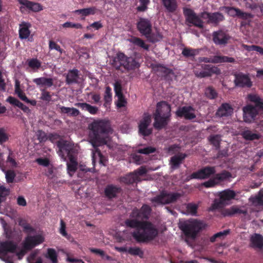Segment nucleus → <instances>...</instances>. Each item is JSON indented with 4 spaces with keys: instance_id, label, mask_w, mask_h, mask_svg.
Listing matches in <instances>:
<instances>
[{
    "instance_id": "nucleus-2",
    "label": "nucleus",
    "mask_w": 263,
    "mask_h": 263,
    "mask_svg": "<svg viewBox=\"0 0 263 263\" xmlns=\"http://www.w3.org/2000/svg\"><path fill=\"white\" fill-rule=\"evenodd\" d=\"M89 140L93 148L107 144L109 141L108 135L112 133L108 120H95L88 126Z\"/></svg>"
},
{
    "instance_id": "nucleus-53",
    "label": "nucleus",
    "mask_w": 263,
    "mask_h": 263,
    "mask_svg": "<svg viewBox=\"0 0 263 263\" xmlns=\"http://www.w3.org/2000/svg\"><path fill=\"white\" fill-rule=\"evenodd\" d=\"M210 142L216 147L218 148L221 141V137L219 135H213L209 138Z\"/></svg>"
},
{
    "instance_id": "nucleus-32",
    "label": "nucleus",
    "mask_w": 263,
    "mask_h": 263,
    "mask_svg": "<svg viewBox=\"0 0 263 263\" xmlns=\"http://www.w3.org/2000/svg\"><path fill=\"white\" fill-rule=\"evenodd\" d=\"M148 40L152 43H155L161 41L163 38L161 33L157 29H155V32L148 33L145 36Z\"/></svg>"
},
{
    "instance_id": "nucleus-11",
    "label": "nucleus",
    "mask_w": 263,
    "mask_h": 263,
    "mask_svg": "<svg viewBox=\"0 0 263 263\" xmlns=\"http://www.w3.org/2000/svg\"><path fill=\"white\" fill-rule=\"evenodd\" d=\"M18 1L21 5L20 9L22 12H24L27 10L33 12H38L43 10L42 6L39 3L28 0H18Z\"/></svg>"
},
{
    "instance_id": "nucleus-17",
    "label": "nucleus",
    "mask_w": 263,
    "mask_h": 263,
    "mask_svg": "<svg viewBox=\"0 0 263 263\" xmlns=\"http://www.w3.org/2000/svg\"><path fill=\"white\" fill-rule=\"evenodd\" d=\"M249 246L256 250H260L263 248V236L259 234L251 235L249 238Z\"/></svg>"
},
{
    "instance_id": "nucleus-45",
    "label": "nucleus",
    "mask_w": 263,
    "mask_h": 263,
    "mask_svg": "<svg viewBox=\"0 0 263 263\" xmlns=\"http://www.w3.org/2000/svg\"><path fill=\"white\" fill-rule=\"evenodd\" d=\"M60 108L62 113L66 114L69 116H76L80 114L79 110L73 107L61 106Z\"/></svg>"
},
{
    "instance_id": "nucleus-24",
    "label": "nucleus",
    "mask_w": 263,
    "mask_h": 263,
    "mask_svg": "<svg viewBox=\"0 0 263 263\" xmlns=\"http://www.w3.org/2000/svg\"><path fill=\"white\" fill-rule=\"evenodd\" d=\"M216 172L215 167H205L200 170L198 172L192 174L194 178L197 179H205L210 177L212 175Z\"/></svg>"
},
{
    "instance_id": "nucleus-61",
    "label": "nucleus",
    "mask_w": 263,
    "mask_h": 263,
    "mask_svg": "<svg viewBox=\"0 0 263 263\" xmlns=\"http://www.w3.org/2000/svg\"><path fill=\"white\" fill-rule=\"evenodd\" d=\"M205 95L210 99H214L217 96V93L212 87H209L205 91Z\"/></svg>"
},
{
    "instance_id": "nucleus-28",
    "label": "nucleus",
    "mask_w": 263,
    "mask_h": 263,
    "mask_svg": "<svg viewBox=\"0 0 263 263\" xmlns=\"http://www.w3.org/2000/svg\"><path fill=\"white\" fill-rule=\"evenodd\" d=\"M92 161L94 165L95 163L97 161H99L100 164L103 165H105L106 161V158L101 154L100 151L98 149L97 147L92 150Z\"/></svg>"
},
{
    "instance_id": "nucleus-1",
    "label": "nucleus",
    "mask_w": 263,
    "mask_h": 263,
    "mask_svg": "<svg viewBox=\"0 0 263 263\" xmlns=\"http://www.w3.org/2000/svg\"><path fill=\"white\" fill-rule=\"evenodd\" d=\"M151 211L150 207L147 205H143L140 210L135 208L130 215L131 218L125 221L126 227L137 228L132 235L138 242L151 240L158 235V230L153 224L141 221L147 218Z\"/></svg>"
},
{
    "instance_id": "nucleus-5",
    "label": "nucleus",
    "mask_w": 263,
    "mask_h": 263,
    "mask_svg": "<svg viewBox=\"0 0 263 263\" xmlns=\"http://www.w3.org/2000/svg\"><path fill=\"white\" fill-rule=\"evenodd\" d=\"M204 227L203 222L196 219H191L181 222L180 228L188 237L194 238L197 234Z\"/></svg>"
},
{
    "instance_id": "nucleus-64",
    "label": "nucleus",
    "mask_w": 263,
    "mask_h": 263,
    "mask_svg": "<svg viewBox=\"0 0 263 263\" xmlns=\"http://www.w3.org/2000/svg\"><path fill=\"white\" fill-rule=\"evenodd\" d=\"M155 151V149L152 147H146L143 148L139 149L138 153L143 154H148Z\"/></svg>"
},
{
    "instance_id": "nucleus-36",
    "label": "nucleus",
    "mask_w": 263,
    "mask_h": 263,
    "mask_svg": "<svg viewBox=\"0 0 263 263\" xmlns=\"http://www.w3.org/2000/svg\"><path fill=\"white\" fill-rule=\"evenodd\" d=\"M96 8L95 7L84 8L82 9L76 10L74 13L80 14L83 16H86L89 15H93L96 12Z\"/></svg>"
},
{
    "instance_id": "nucleus-34",
    "label": "nucleus",
    "mask_w": 263,
    "mask_h": 263,
    "mask_svg": "<svg viewBox=\"0 0 263 263\" xmlns=\"http://www.w3.org/2000/svg\"><path fill=\"white\" fill-rule=\"evenodd\" d=\"M235 61V60L233 58L221 55H215L212 58L211 61L212 63H234Z\"/></svg>"
},
{
    "instance_id": "nucleus-18",
    "label": "nucleus",
    "mask_w": 263,
    "mask_h": 263,
    "mask_svg": "<svg viewBox=\"0 0 263 263\" xmlns=\"http://www.w3.org/2000/svg\"><path fill=\"white\" fill-rule=\"evenodd\" d=\"M114 86L116 96L118 98V100L116 102L117 106L119 108L124 107L126 105L127 102L122 94V86L120 82L119 81H116Z\"/></svg>"
},
{
    "instance_id": "nucleus-7",
    "label": "nucleus",
    "mask_w": 263,
    "mask_h": 263,
    "mask_svg": "<svg viewBox=\"0 0 263 263\" xmlns=\"http://www.w3.org/2000/svg\"><path fill=\"white\" fill-rule=\"evenodd\" d=\"M219 200H215L210 208L209 210L213 211L216 209L221 208L222 206L230 203V200L233 199L236 196L235 192L231 190H225L218 193Z\"/></svg>"
},
{
    "instance_id": "nucleus-13",
    "label": "nucleus",
    "mask_w": 263,
    "mask_h": 263,
    "mask_svg": "<svg viewBox=\"0 0 263 263\" xmlns=\"http://www.w3.org/2000/svg\"><path fill=\"white\" fill-rule=\"evenodd\" d=\"M212 36L214 43L220 46H225L231 39L227 33L222 30L214 32Z\"/></svg>"
},
{
    "instance_id": "nucleus-51",
    "label": "nucleus",
    "mask_w": 263,
    "mask_h": 263,
    "mask_svg": "<svg viewBox=\"0 0 263 263\" xmlns=\"http://www.w3.org/2000/svg\"><path fill=\"white\" fill-rule=\"evenodd\" d=\"M132 42L135 45L139 46L146 50H148L149 49V45L146 44L144 41L139 38L134 37L132 39Z\"/></svg>"
},
{
    "instance_id": "nucleus-50",
    "label": "nucleus",
    "mask_w": 263,
    "mask_h": 263,
    "mask_svg": "<svg viewBox=\"0 0 263 263\" xmlns=\"http://www.w3.org/2000/svg\"><path fill=\"white\" fill-rule=\"evenodd\" d=\"M198 205L194 203H189L186 205V212L187 215H196Z\"/></svg>"
},
{
    "instance_id": "nucleus-39",
    "label": "nucleus",
    "mask_w": 263,
    "mask_h": 263,
    "mask_svg": "<svg viewBox=\"0 0 263 263\" xmlns=\"http://www.w3.org/2000/svg\"><path fill=\"white\" fill-rule=\"evenodd\" d=\"M241 135L246 140L258 139L260 137V135L254 133L249 130H244L241 133Z\"/></svg>"
},
{
    "instance_id": "nucleus-59",
    "label": "nucleus",
    "mask_w": 263,
    "mask_h": 263,
    "mask_svg": "<svg viewBox=\"0 0 263 263\" xmlns=\"http://www.w3.org/2000/svg\"><path fill=\"white\" fill-rule=\"evenodd\" d=\"M229 233V231H223L222 232H218L215 235H214L212 237L210 238V241L211 242H214L216 240V239L218 238L220 239H222L225 237Z\"/></svg>"
},
{
    "instance_id": "nucleus-57",
    "label": "nucleus",
    "mask_w": 263,
    "mask_h": 263,
    "mask_svg": "<svg viewBox=\"0 0 263 263\" xmlns=\"http://www.w3.org/2000/svg\"><path fill=\"white\" fill-rule=\"evenodd\" d=\"M49 49L50 50H55L59 52L60 54H62L63 52V50L60 46L57 43L51 40L49 42Z\"/></svg>"
},
{
    "instance_id": "nucleus-9",
    "label": "nucleus",
    "mask_w": 263,
    "mask_h": 263,
    "mask_svg": "<svg viewBox=\"0 0 263 263\" xmlns=\"http://www.w3.org/2000/svg\"><path fill=\"white\" fill-rule=\"evenodd\" d=\"M183 13L188 23L200 28L203 27L202 21L192 9L185 8L183 9Z\"/></svg>"
},
{
    "instance_id": "nucleus-16",
    "label": "nucleus",
    "mask_w": 263,
    "mask_h": 263,
    "mask_svg": "<svg viewBox=\"0 0 263 263\" xmlns=\"http://www.w3.org/2000/svg\"><path fill=\"white\" fill-rule=\"evenodd\" d=\"M178 117H184L186 119L192 120L196 118L195 110L191 106H183L179 108L176 112Z\"/></svg>"
},
{
    "instance_id": "nucleus-44",
    "label": "nucleus",
    "mask_w": 263,
    "mask_h": 263,
    "mask_svg": "<svg viewBox=\"0 0 263 263\" xmlns=\"http://www.w3.org/2000/svg\"><path fill=\"white\" fill-rule=\"evenodd\" d=\"M250 200L253 205L263 206V191L259 192L257 196L251 197Z\"/></svg>"
},
{
    "instance_id": "nucleus-49",
    "label": "nucleus",
    "mask_w": 263,
    "mask_h": 263,
    "mask_svg": "<svg viewBox=\"0 0 263 263\" xmlns=\"http://www.w3.org/2000/svg\"><path fill=\"white\" fill-rule=\"evenodd\" d=\"M45 257L51 260L52 263H57V254L55 250L52 248L47 249V252L45 255Z\"/></svg>"
},
{
    "instance_id": "nucleus-33",
    "label": "nucleus",
    "mask_w": 263,
    "mask_h": 263,
    "mask_svg": "<svg viewBox=\"0 0 263 263\" xmlns=\"http://www.w3.org/2000/svg\"><path fill=\"white\" fill-rule=\"evenodd\" d=\"M68 158L69 161L67 163V171L69 175L72 176L77 170L78 163L76 158L73 156H69Z\"/></svg>"
},
{
    "instance_id": "nucleus-8",
    "label": "nucleus",
    "mask_w": 263,
    "mask_h": 263,
    "mask_svg": "<svg viewBox=\"0 0 263 263\" xmlns=\"http://www.w3.org/2000/svg\"><path fill=\"white\" fill-rule=\"evenodd\" d=\"M182 195L181 193H179L163 192L158 196L152 198L151 201L154 206H157L159 204L174 202L179 199Z\"/></svg>"
},
{
    "instance_id": "nucleus-23",
    "label": "nucleus",
    "mask_w": 263,
    "mask_h": 263,
    "mask_svg": "<svg viewBox=\"0 0 263 263\" xmlns=\"http://www.w3.org/2000/svg\"><path fill=\"white\" fill-rule=\"evenodd\" d=\"M57 145L59 148V155L61 156L62 157H64L65 155L68 156V157H69V156H71L70 155V151L72 149V146L69 142L64 140H61L58 142Z\"/></svg>"
},
{
    "instance_id": "nucleus-62",
    "label": "nucleus",
    "mask_w": 263,
    "mask_h": 263,
    "mask_svg": "<svg viewBox=\"0 0 263 263\" xmlns=\"http://www.w3.org/2000/svg\"><path fill=\"white\" fill-rule=\"evenodd\" d=\"M131 158L132 161L138 165L141 164L145 162L141 156L136 154H133L131 156Z\"/></svg>"
},
{
    "instance_id": "nucleus-3",
    "label": "nucleus",
    "mask_w": 263,
    "mask_h": 263,
    "mask_svg": "<svg viewBox=\"0 0 263 263\" xmlns=\"http://www.w3.org/2000/svg\"><path fill=\"white\" fill-rule=\"evenodd\" d=\"M170 112V105L166 102L162 101L157 104L154 124L156 128H161L167 124L168 118L171 116Z\"/></svg>"
},
{
    "instance_id": "nucleus-19",
    "label": "nucleus",
    "mask_w": 263,
    "mask_h": 263,
    "mask_svg": "<svg viewBox=\"0 0 263 263\" xmlns=\"http://www.w3.org/2000/svg\"><path fill=\"white\" fill-rule=\"evenodd\" d=\"M224 9L228 14L231 16H238L243 19H247L252 18L253 17V15L252 14L242 12L238 8L227 7L224 8Z\"/></svg>"
},
{
    "instance_id": "nucleus-29",
    "label": "nucleus",
    "mask_w": 263,
    "mask_h": 263,
    "mask_svg": "<svg viewBox=\"0 0 263 263\" xmlns=\"http://www.w3.org/2000/svg\"><path fill=\"white\" fill-rule=\"evenodd\" d=\"M79 79V71L77 69H72L67 73L66 81L68 84H70L78 83Z\"/></svg>"
},
{
    "instance_id": "nucleus-46",
    "label": "nucleus",
    "mask_w": 263,
    "mask_h": 263,
    "mask_svg": "<svg viewBox=\"0 0 263 263\" xmlns=\"http://www.w3.org/2000/svg\"><path fill=\"white\" fill-rule=\"evenodd\" d=\"M248 99L252 102L255 103V106L257 107H259L260 109L263 110V100H261L256 95H249L248 96Z\"/></svg>"
},
{
    "instance_id": "nucleus-48",
    "label": "nucleus",
    "mask_w": 263,
    "mask_h": 263,
    "mask_svg": "<svg viewBox=\"0 0 263 263\" xmlns=\"http://www.w3.org/2000/svg\"><path fill=\"white\" fill-rule=\"evenodd\" d=\"M38 251H35L30 254L27 260L29 263H42V258L37 256Z\"/></svg>"
},
{
    "instance_id": "nucleus-56",
    "label": "nucleus",
    "mask_w": 263,
    "mask_h": 263,
    "mask_svg": "<svg viewBox=\"0 0 263 263\" xmlns=\"http://www.w3.org/2000/svg\"><path fill=\"white\" fill-rule=\"evenodd\" d=\"M198 51L195 49L190 48H184L182 51V54L186 57H191L197 54Z\"/></svg>"
},
{
    "instance_id": "nucleus-60",
    "label": "nucleus",
    "mask_w": 263,
    "mask_h": 263,
    "mask_svg": "<svg viewBox=\"0 0 263 263\" xmlns=\"http://www.w3.org/2000/svg\"><path fill=\"white\" fill-rule=\"evenodd\" d=\"M6 101L9 102L10 104H11L14 106H17L18 107H21L22 106V102H21L17 99H16L13 97H11V96H9L7 99Z\"/></svg>"
},
{
    "instance_id": "nucleus-25",
    "label": "nucleus",
    "mask_w": 263,
    "mask_h": 263,
    "mask_svg": "<svg viewBox=\"0 0 263 263\" xmlns=\"http://www.w3.org/2000/svg\"><path fill=\"white\" fill-rule=\"evenodd\" d=\"M226 212L227 215H232L236 214H243L245 216V218L250 219V216L248 214V211L245 207H240L236 205L232 206L227 209Z\"/></svg>"
},
{
    "instance_id": "nucleus-10",
    "label": "nucleus",
    "mask_w": 263,
    "mask_h": 263,
    "mask_svg": "<svg viewBox=\"0 0 263 263\" xmlns=\"http://www.w3.org/2000/svg\"><path fill=\"white\" fill-rule=\"evenodd\" d=\"M202 68L201 70L197 69L194 70V73L197 77L202 78L210 77L213 73L218 74L220 73L219 69L215 66L204 65L202 66Z\"/></svg>"
},
{
    "instance_id": "nucleus-63",
    "label": "nucleus",
    "mask_w": 263,
    "mask_h": 263,
    "mask_svg": "<svg viewBox=\"0 0 263 263\" xmlns=\"http://www.w3.org/2000/svg\"><path fill=\"white\" fill-rule=\"evenodd\" d=\"M9 193V190L3 186H0V203L4 200V198Z\"/></svg>"
},
{
    "instance_id": "nucleus-4",
    "label": "nucleus",
    "mask_w": 263,
    "mask_h": 263,
    "mask_svg": "<svg viewBox=\"0 0 263 263\" xmlns=\"http://www.w3.org/2000/svg\"><path fill=\"white\" fill-rule=\"evenodd\" d=\"M114 67L117 69L122 68L130 70L139 67V64L132 57H127L122 52H118L112 61Z\"/></svg>"
},
{
    "instance_id": "nucleus-47",
    "label": "nucleus",
    "mask_w": 263,
    "mask_h": 263,
    "mask_svg": "<svg viewBox=\"0 0 263 263\" xmlns=\"http://www.w3.org/2000/svg\"><path fill=\"white\" fill-rule=\"evenodd\" d=\"M119 188L116 186L109 185L105 190V195L110 198L114 197L116 194L119 192Z\"/></svg>"
},
{
    "instance_id": "nucleus-22",
    "label": "nucleus",
    "mask_w": 263,
    "mask_h": 263,
    "mask_svg": "<svg viewBox=\"0 0 263 263\" xmlns=\"http://www.w3.org/2000/svg\"><path fill=\"white\" fill-rule=\"evenodd\" d=\"M201 17L206 20L208 23L213 24H217L224 20L223 15L219 12L213 13L203 12L201 14Z\"/></svg>"
},
{
    "instance_id": "nucleus-35",
    "label": "nucleus",
    "mask_w": 263,
    "mask_h": 263,
    "mask_svg": "<svg viewBox=\"0 0 263 263\" xmlns=\"http://www.w3.org/2000/svg\"><path fill=\"white\" fill-rule=\"evenodd\" d=\"M76 105L80 107L82 110H86L91 115H96L98 111V107L91 106V105L86 103H79Z\"/></svg>"
},
{
    "instance_id": "nucleus-14",
    "label": "nucleus",
    "mask_w": 263,
    "mask_h": 263,
    "mask_svg": "<svg viewBox=\"0 0 263 263\" xmlns=\"http://www.w3.org/2000/svg\"><path fill=\"white\" fill-rule=\"evenodd\" d=\"M44 240V237L41 235H36L33 236H27L24 242L23 247L27 249H31L36 246L42 243Z\"/></svg>"
},
{
    "instance_id": "nucleus-41",
    "label": "nucleus",
    "mask_w": 263,
    "mask_h": 263,
    "mask_svg": "<svg viewBox=\"0 0 263 263\" xmlns=\"http://www.w3.org/2000/svg\"><path fill=\"white\" fill-rule=\"evenodd\" d=\"M120 181L126 184H131L134 182L139 181L138 180V176L134 173L129 174L125 177L120 178Z\"/></svg>"
},
{
    "instance_id": "nucleus-37",
    "label": "nucleus",
    "mask_w": 263,
    "mask_h": 263,
    "mask_svg": "<svg viewBox=\"0 0 263 263\" xmlns=\"http://www.w3.org/2000/svg\"><path fill=\"white\" fill-rule=\"evenodd\" d=\"M162 3L169 12H174L176 10L177 5L176 0H161Z\"/></svg>"
},
{
    "instance_id": "nucleus-40",
    "label": "nucleus",
    "mask_w": 263,
    "mask_h": 263,
    "mask_svg": "<svg viewBox=\"0 0 263 263\" xmlns=\"http://www.w3.org/2000/svg\"><path fill=\"white\" fill-rule=\"evenodd\" d=\"M232 177V175L230 173L227 171H223L220 174H216L214 178L217 183V184L226 181Z\"/></svg>"
},
{
    "instance_id": "nucleus-21",
    "label": "nucleus",
    "mask_w": 263,
    "mask_h": 263,
    "mask_svg": "<svg viewBox=\"0 0 263 263\" xmlns=\"http://www.w3.org/2000/svg\"><path fill=\"white\" fill-rule=\"evenodd\" d=\"M234 82L235 85L239 87H251L252 83L248 76L242 73L239 72L235 74Z\"/></svg>"
},
{
    "instance_id": "nucleus-27",
    "label": "nucleus",
    "mask_w": 263,
    "mask_h": 263,
    "mask_svg": "<svg viewBox=\"0 0 263 263\" xmlns=\"http://www.w3.org/2000/svg\"><path fill=\"white\" fill-rule=\"evenodd\" d=\"M31 25L26 22H23L20 24L19 26V37L21 39H27L29 38L30 34L29 28Z\"/></svg>"
},
{
    "instance_id": "nucleus-30",
    "label": "nucleus",
    "mask_w": 263,
    "mask_h": 263,
    "mask_svg": "<svg viewBox=\"0 0 263 263\" xmlns=\"http://www.w3.org/2000/svg\"><path fill=\"white\" fill-rule=\"evenodd\" d=\"M185 157V154H179L172 157L170 162L171 168L173 170L178 168Z\"/></svg>"
},
{
    "instance_id": "nucleus-6",
    "label": "nucleus",
    "mask_w": 263,
    "mask_h": 263,
    "mask_svg": "<svg viewBox=\"0 0 263 263\" xmlns=\"http://www.w3.org/2000/svg\"><path fill=\"white\" fill-rule=\"evenodd\" d=\"M17 248V244L12 241H0V258L6 263H13L12 257Z\"/></svg>"
},
{
    "instance_id": "nucleus-26",
    "label": "nucleus",
    "mask_w": 263,
    "mask_h": 263,
    "mask_svg": "<svg viewBox=\"0 0 263 263\" xmlns=\"http://www.w3.org/2000/svg\"><path fill=\"white\" fill-rule=\"evenodd\" d=\"M233 112V108L227 103L223 104L218 109L216 115L219 117H229Z\"/></svg>"
},
{
    "instance_id": "nucleus-38",
    "label": "nucleus",
    "mask_w": 263,
    "mask_h": 263,
    "mask_svg": "<svg viewBox=\"0 0 263 263\" xmlns=\"http://www.w3.org/2000/svg\"><path fill=\"white\" fill-rule=\"evenodd\" d=\"M14 92L21 100H27V97L26 96L25 93L21 88L20 82L17 79L15 81Z\"/></svg>"
},
{
    "instance_id": "nucleus-43",
    "label": "nucleus",
    "mask_w": 263,
    "mask_h": 263,
    "mask_svg": "<svg viewBox=\"0 0 263 263\" xmlns=\"http://www.w3.org/2000/svg\"><path fill=\"white\" fill-rule=\"evenodd\" d=\"M28 66L34 71L36 72L41 67V62L37 59H31L27 60Z\"/></svg>"
},
{
    "instance_id": "nucleus-12",
    "label": "nucleus",
    "mask_w": 263,
    "mask_h": 263,
    "mask_svg": "<svg viewBox=\"0 0 263 263\" xmlns=\"http://www.w3.org/2000/svg\"><path fill=\"white\" fill-rule=\"evenodd\" d=\"M259 107L248 105L243 108V117L246 122L251 123L254 121L256 116L258 112Z\"/></svg>"
},
{
    "instance_id": "nucleus-55",
    "label": "nucleus",
    "mask_w": 263,
    "mask_h": 263,
    "mask_svg": "<svg viewBox=\"0 0 263 263\" xmlns=\"http://www.w3.org/2000/svg\"><path fill=\"white\" fill-rule=\"evenodd\" d=\"M149 0H139V5L137 7L138 11L143 12L147 9V6L149 4Z\"/></svg>"
},
{
    "instance_id": "nucleus-58",
    "label": "nucleus",
    "mask_w": 263,
    "mask_h": 263,
    "mask_svg": "<svg viewBox=\"0 0 263 263\" xmlns=\"http://www.w3.org/2000/svg\"><path fill=\"white\" fill-rule=\"evenodd\" d=\"M63 28H71L76 29H81L82 26L80 23H73L70 22H67L62 25Z\"/></svg>"
},
{
    "instance_id": "nucleus-54",
    "label": "nucleus",
    "mask_w": 263,
    "mask_h": 263,
    "mask_svg": "<svg viewBox=\"0 0 263 263\" xmlns=\"http://www.w3.org/2000/svg\"><path fill=\"white\" fill-rule=\"evenodd\" d=\"M128 253L133 255H137L142 257L143 255V251L138 247H130L128 249Z\"/></svg>"
},
{
    "instance_id": "nucleus-20",
    "label": "nucleus",
    "mask_w": 263,
    "mask_h": 263,
    "mask_svg": "<svg viewBox=\"0 0 263 263\" xmlns=\"http://www.w3.org/2000/svg\"><path fill=\"white\" fill-rule=\"evenodd\" d=\"M137 28L140 32L146 36L152 31V24L148 19L141 18L137 23Z\"/></svg>"
},
{
    "instance_id": "nucleus-42",
    "label": "nucleus",
    "mask_w": 263,
    "mask_h": 263,
    "mask_svg": "<svg viewBox=\"0 0 263 263\" xmlns=\"http://www.w3.org/2000/svg\"><path fill=\"white\" fill-rule=\"evenodd\" d=\"M246 7L249 8L252 10H254L255 13H257V15H263V4H250L246 3Z\"/></svg>"
},
{
    "instance_id": "nucleus-52",
    "label": "nucleus",
    "mask_w": 263,
    "mask_h": 263,
    "mask_svg": "<svg viewBox=\"0 0 263 263\" xmlns=\"http://www.w3.org/2000/svg\"><path fill=\"white\" fill-rule=\"evenodd\" d=\"M111 88L109 87H107L105 89V95H104V101L105 103L104 105L107 107L108 103H109L112 100V96L111 92Z\"/></svg>"
},
{
    "instance_id": "nucleus-31",
    "label": "nucleus",
    "mask_w": 263,
    "mask_h": 263,
    "mask_svg": "<svg viewBox=\"0 0 263 263\" xmlns=\"http://www.w3.org/2000/svg\"><path fill=\"white\" fill-rule=\"evenodd\" d=\"M33 82L38 86L50 87L53 85V80L51 78L41 77L33 80Z\"/></svg>"
},
{
    "instance_id": "nucleus-15",
    "label": "nucleus",
    "mask_w": 263,
    "mask_h": 263,
    "mask_svg": "<svg viewBox=\"0 0 263 263\" xmlns=\"http://www.w3.org/2000/svg\"><path fill=\"white\" fill-rule=\"evenodd\" d=\"M151 122V117L148 114H144L142 120L139 124V132L143 136H148L152 133V130L147 128Z\"/></svg>"
}]
</instances>
